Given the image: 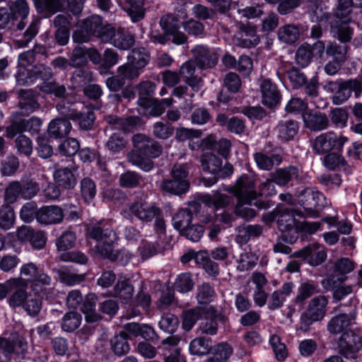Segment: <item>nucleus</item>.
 I'll return each mask as SVG.
<instances>
[{"instance_id":"obj_1","label":"nucleus","mask_w":362,"mask_h":362,"mask_svg":"<svg viewBox=\"0 0 362 362\" xmlns=\"http://www.w3.org/2000/svg\"><path fill=\"white\" fill-rule=\"evenodd\" d=\"M132 148L127 153V158L132 165L148 172L153 168V159L163 153V146L152 137L137 133L132 137Z\"/></svg>"},{"instance_id":"obj_2","label":"nucleus","mask_w":362,"mask_h":362,"mask_svg":"<svg viewBox=\"0 0 362 362\" xmlns=\"http://www.w3.org/2000/svg\"><path fill=\"white\" fill-rule=\"evenodd\" d=\"M351 2V0H338L336 9L332 13L324 14L334 36L344 43L349 42L353 34V30L349 25L352 15Z\"/></svg>"},{"instance_id":"obj_3","label":"nucleus","mask_w":362,"mask_h":362,"mask_svg":"<svg viewBox=\"0 0 362 362\" xmlns=\"http://www.w3.org/2000/svg\"><path fill=\"white\" fill-rule=\"evenodd\" d=\"M354 269V264L349 258H341L334 262L328 269V276L321 281V284L327 291L341 285L346 279V274Z\"/></svg>"},{"instance_id":"obj_4","label":"nucleus","mask_w":362,"mask_h":362,"mask_svg":"<svg viewBox=\"0 0 362 362\" xmlns=\"http://www.w3.org/2000/svg\"><path fill=\"white\" fill-rule=\"evenodd\" d=\"M362 349V331L349 329L339 338V354L347 359H355Z\"/></svg>"},{"instance_id":"obj_5","label":"nucleus","mask_w":362,"mask_h":362,"mask_svg":"<svg viewBox=\"0 0 362 362\" xmlns=\"http://www.w3.org/2000/svg\"><path fill=\"white\" fill-rule=\"evenodd\" d=\"M299 204L303 207L305 217H318L325 206L324 195L313 188H305L298 195Z\"/></svg>"},{"instance_id":"obj_6","label":"nucleus","mask_w":362,"mask_h":362,"mask_svg":"<svg viewBox=\"0 0 362 362\" xmlns=\"http://www.w3.org/2000/svg\"><path fill=\"white\" fill-rule=\"evenodd\" d=\"M328 298L325 296H317L313 298L308 303V307L301 316V324L305 330L317 321L322 320L326 315V308Z\"/></svg>"},{"instance_id":"obj_7","label":"nucleus","mask_w":362,"mask_h":362,"mask_svg":"<svg viewBox=\"0 0 362 362\" xmlns=\"http://www.w3.org/2000/svg\"><path fill=\"white\" fill-rule=\"evenodd\" d=\"M348 139L333 132H328L317 136L312 141V147L315 153L324 154L332 149L341 150Z\"/></svg>"},{"instance_id":"obj_8","label":"nucleus","mask_w":362,"mask_h":362,"mask_svg":"<svg viewBox=\"0 0 362 362\" xmlns=\"http://www.w3.org/2000/svg\"><path fill=\"white\" fill-rule=\"evenodd\" d=\"M228 191L233 193L237 200H255L257 196L255 180L247 174L242 175Z\"/></svg>"},{"instance_id":"obj_9","label":"nucleus","mask_w":362,"mask_h":362,"mask_svg":"<svg viewBox=\"0 0 362 362\" xmlns=\"http://www.w3.org/2000/svg\"><path fill=\"white\" fill-rule=\"evenodd\" d=\"M132 216L143 223H150L155 217L162 214V210L153 203L146 201L136 200L129 206Z\"/></svg>"},{"instance_id":"obj_10","label":"nucleus","mask_w":362,"mask_h":362,"mask_svg":"<svg viewBox=\"0 0 362 362\" xmlns=\"http://www.w3.org/2000/svg\"><path fill=\"white\" fill-rule=\"evenodd\" d=\"M159 24L163 33L152 31L151 39L153 42L165 45L170 40V34H173L180 29L179 19L172 14H166L161 17Z\"/></svg>"},{"instance_id":"obj_11","label":"nucleus","mask_w":362,"mask_h":362,"mask_svg":"<svg viewBox=\"0 0 362 362\" xmlns=\"http://www.w3.org/2000/svg\"><path fill=\"white\" fill-rule=\"evenodd\" d=\"M305 218V214L303 211L280 208V211L277 212V228L283 233L290 232L295 228H299L298 223L295 218V216Z\"/></svg>"},{"instance_id":"obj_12","label":"nucleus","mask_w":362,"mask_h":362,"mask_svg":"<svg viewBox=\"0 0 362 362\" xmlns=\"http://www.w3.org/2000/svg\"><path fill=\"white\" fill-rule=\"evenodd\" d=\"M64 215L62 209L57 205L45 206L35 213L37 221L44 226L58 224L62 222Z\"/></svg>"},{"instance_id":"obj_13","label":"nucleus","mask_w":362,"mask_h":362,"mask_svg":"<svg viewBox=\"0 0 362 362\" xmlns=\"http://www.w3.org/2000/svg\"><path fill=\"white\" fill-rule=\"evenodd\" d=\"M87 231L90 238L101 243H115L117 239L116 233L104 221L90 224Z\"/></svg>"},{"instance_id":"obj_14","label":"nucleus","mask_w":362,"mask_h":362,"mask_svg":"<svg viewBox=\"0 0 362 362\" xmlns=\"http://www.w3.org/2000/svg\"><path fill=\"white\" fill-rule=\"evenodd\" d=\"M356 313L351 312L349 314L340 313L333 316L327 322V329L331 334L337 335L346 332L347 328L351 325L355 320Z\"/></svg>"},{"instance_id":"obj_15","label":"nucleus","mask_w":362,"mask_h":362,"mask_svg":"<svg viewBox=\"0 0 362 362\" xmlns=\"http://www.w3.org/2000/svg\"><path fill=\"white\" fill-rule=\"evenodd\" d=\"M192 52L194 62L201 69H211L218 62L217 55L204 45H197Z\"/></svg>"},{"instance_id":"obj_16","label":"nucleus","mask_w":362,"mask_h":362,"mask_svg":"<svg viewBox=\"0 0 362 362\" xmlns=\"http://www.w3.org/2000/svg\"><path fill=\"white\" fill-rule=\"evenodd\" d=\"M298 177V170L294 166H288L285 168H280L270 174V179L264 184V187H274L273 183L280 186H285L290 181Z\"/></svg>"},{"instance_id":"obj_17","label":"nucleus","mask_w":362,"mask_h":362,"mask_svg":"<svg viewBox=\"0 0 362 362\" xmlns=\"http://www.w3.org/2000/svg\"><path fill=\"white\" fill-rule=\"evenodd\" d=\"M329 88L333 91L336 90L332 97L334 105H341L351 96L354 92V86L351 79L329 83Z\"/></svg>"},{"instance_id":"obj_18","label":"nucleus","mask_w":362,"mask_h":362,"mask_svg":"<svg viewBox=\"0 0 362 362\" xmlns=\"http://www.w3.org/2000/svg\"><path fill=\"white\" fill-rule=\"evenodd\" d=\"M68 4L69 0H35L37 13L45 18H49L57 12L64 11Z\"/></svg>"},{"instance_id":"obj_19","label":"nucleus","mask_w":362,"mask_h":362,"mask_svg":"<svg viewBox=\"0 0 362 362\" xmlns=\"http://www.w3.org/2000/svg\"><path fill=\"white\" fill-rule=\"evenodd\" d=\"M75 168L74 166H67L64 168H57L53 173L54 182L60 187L66 189H72L75 187L77 180L74 173Z\"/></svg>"},{"instance_id":"obj_20","label":"nucleus","mask_w":362,"mask_h":362,"mask_svg":"<svg viewBox=\"0 0 362 362\" xmlns=\"http://www.w3.org/2000/svg\"><path fill=\"white\" fill-rule=\"evenodd\" d=\"M234 40L237 46L251 48L259 42V37L255 27L243 25L240 27V31Z\"/></svg>"},{"instance_id":"obj_21","label":"nucleus","mask_w":362,"mask_h":362,"mask_svg":"<svg viewBox=\"0 0 362 362\" xmlns=\"http://www.w3.org/2000/svg\"><path fill=\"white\" fill-rule=\"evenodd\" d=\"M298 122L293 119L281 120L274 128V132L279 141L288 142L293 140L298 132Z\"/></svg>"},{"instance_id":"obj_22","label":"nucleus","mask_w":362,"mask_h":362,"mask_svg":"<svg viewBox=\"0 0 362 362\" xmlns=\"http://www.w3.org/2000/svg\"><path fill=\"white\" fill-rule=\"evenodd\" d=\"M262 103L269 107H275L280 100V93L275 84L269 79H264L260 86Z\"/></svg>"},{"instance_id":"obj_23","label":"nucleus","mask_w":362,"mask_h":362,"mask_svg":"<svg viewBox=\"0 0 362 362\" xmlns=\"http://www.w3.org/2000/svg\"><path fill=\"white\" fill-rule=\"evenodd\" d=\"M306 128L311 131H322L329 126V119L325 113L320 111H310L303 115Z\"/></svg>"},{"instance_id":"obj_24","label":"nucleus","mask_w":362,"mask_h":362,"mask_svg":"<svg viewBox=\"0 0 362 362\" xmlns=\"http://www.w3.org/2000/svg\"><path fill=\"white\" fill-rule=\"evenodd\" d=\"M9 10L15 21L21 18V21L16 25L17 30H22L24 29L25 26L24 20L27 18L30 11L28 2L25 0L12 1L9 4Z\"/></svg>"},{"instance_id":"obj_25","label":"nucleus","mask_w":362,"mask_h":362,"mask_svg":"<svg viewBox=\"0 0 362 362\" xmlns=\"http://www.w3.org/2000/svg\"><path fill=\"white\" fill-rule=\"evenodd\" d=\"M72 126L68 119L57 118L50 122L47 132L50 137L61 139L67 136Z\"/></svg>"},{"instance_id":"obj_26","label":"nucleus","mask_w":362,"mask_h":362,"mask_svg":"<svg viewBox=\"0 0 362 362\" xmlns=\"http://www.w3.org/2000/svg\"><path fill=\"white\" fill-rule=\"evenodd\" d=\"M235 240L240 244H246L250 238L259 237L263 233V226L255 224L238 226Z\"/></svg>"},{"instance_id":"obj_27","label":"nucleus","mask_w":362,"mask_h":362,"mask_svg":"<svg viewBox=\"0 0 362 362\" xmlns=\"http://www.w3.org/2000/svg\"><path fill=\"white\" fill-rule=\"evenodd\" d=\"M204 316V320L199 324V329L202 334L208 335L216 334L218 327V320H223V317L218 315L214 310L211 313H209L205 310Z\"/></svg>"},{"instance_id":"obj_28","label":"nucleus","mask_w":362,"mask_h":362,"mask_svg":"<svg viewBox=\"0 0 362 362\" xmlns=\"http://www.w3.org/2000/svg\"><path fill=\"white\" fill-rule=\"evenodd\" d=\"M254 160L259 169L269 171L274 165H279L282 162V156L279 153L268 156L262 152H257L254 154Z\"/></svg>"},{"instance_id":"obj_29","label":"nucleus","mask_w":362,"mask_h":362,"mask_svg":"<svg viewBox=\"0 0 362 362\" xmlns=\"http://www.w3.org/2000/svg\"><path fill=\"white\" fill-rule=\"evenodd\" d=\"M18 98L19 107L24 114L33 112L40 107L39 103L30 90H20L18 91Z\"/></svg>"},{"instance_id":"obj_30","label":"nucleus","mask_w":362,"mask_h":362,"mask_svg":"<svg viewBox=\"0 0 362 362\" xmlns=\"http://www.w3.org/2000/svg\"><path fill=\"white\" fill-rule=\"evenodd\" d=\"M279 40L288 45L296 42L300 36L299 25L296 24H286L281 26L277 32Z\"/></svg>"},{"instance_id":"obj_31","label":"nucleus","mask_w":362,"mask_h":362,"mask_svg":"<svg viewBox=\"0 0 362 362\" xmlns=\"http://www.w3.org/2000/svg\"><path fill=\"white\" fill-rule=\"evenodd\" d=\"M115 295L124 303L132 299L134 294V286L130 280L125 276H119L115 287Z\"/></svg>"},{"instance_id":"obj_32","label":"nucleus","mask_w":362,"mask_h":362,"mask_svg":"<svg viewBox=\"0 0 362 362\" xmlns=\"http://www.w3.org/2000/svg\"><path fill=\"white\" fill-rule=\"evenodd\" d=\"M206 309L202 307H196L183 311L182 313V327L186 331H189L195 323L202 319L205 314Z\"/></svg>"},{"instance_id":"obj_33","label":"nucleus","mask_w":362,"mask_h":362,"mask_svg":"<svg viewBox=\"0 0 362 362\" xmlns=\"http://www.w3.org/2000/svg\"><path fill=\"white\" fill-rule=\"evenodd\" d=\"M189 187V180H180L175 178L164 180L161 183V188L164 191L173 194L180 195L185 194Z\"/></svg>"},{"instance_id":"obj_34","label":"nucleus","mask_w":362,"mask_h":362,"mask_svg":"<svg viewBox=\"0 0 362 362\" xmlns=\"http://www.w3.org/2000/svg\"><path fill=\"white\" fill-rule=\"evenodd\" d=\"M111 349L118 356L127 354L130 349L128 335L125 332H120L110 339Z\"/></svg>"},{"instance_id":"obj_35","label":"nucleus","mask_w":362,"mask_h":362,"mask_svg":"<svg viewBox=\"0 0 362 362\" xmlns=\"http://www.w3.org/2000/svg\"><path fill=\"white\" fill-rule=\"evenodd\" d=\"M134 43V35L124 30H117L113 41H112V44L114 47L122 50L129 49L133 47Z\"/></svg>"},{"instance_id":"obj_36","label":"nucleus","mask_w":362,"mask_h":362,"mask_svg":"<svg viewBox=\"0 0 362 362\" xmlns=\"http://www.w3.org/2000/svg\"><path fill=\"white\" fill-rule=\"evenodd\" d=\"M128 6L125 8L132 22L141 21L145 16L144 8L146 0H126Z\"/></svg>"},{"instance_id":"obj_37","label":"nucleus","mask_w":362,"mask_h":362,"mask_svg":"<svg viewBox=\"0 0 362 362\" xmlns=\"http://www.w3.org/2000/svg\"><path fill=\"white\" fill-rule=\"evenodd\" d=\"M127 141L119 132H112L107 139L105 146L112 154H116L124 149Z\"/></svg>"},{"instance_id":"obj_38","label":"nucleus","mask_w":362,"mask_h":362,"mask_svg":"<svg viewBox=\"0 0 362 362\" xmlns=\"http://www.w3.org/2000/svg\"><path fill=\"white\" fill-rule=\"evenodd\" d=\"M127 62L143 71L150 61V56L144 48H134L127 57Z\"/></svg>"},{"instance_id":"obj_39","label":"nucleus","mask_w":362,"mask_h":362,"mask_svg":"<svg viewBox=\"0 0 362 362\" xmlns=\"http://www.w3.org/2000/svg\"><path fill=\"white\" fill-rule=\"evenodd\" d=\"M201 163L204 171L216 174L221 170L222 160L213 153H206L202 155Z\"/></svg>"},{"instance_id":"obj_40","label":"nucleus","mask_w":362,"mask_h":362,"mask_svg":"<svg viewBox=\"0 0 362 362\" xmlns=\"http://www.w3.org/2000/svg\"><path fill=\"white\" fill-rule=\"evenodd\" d=\"M317 293H319V290L317 284L312 281L303 282L298 288V293L294 298V302L297 304H302L306 299Z\"/></svg>"},{"instance_id":"obj_41","label":"nucleus","mask_w":362,"mask_h":362,"mask_svg":"<svg viewBox=\"0 0 362 362\" xmlns=\"http://www.w3.org/2000/svg\"><path fill=\"white\" fill-rule=\"evenodd\" d=\"M81 320V315L78 312H68L62 319V329L66 332H72L79 327Z\"/></svg>"},{"instance_id":"obj_42","label":"nucleus","mask_w":362,"mask_h":362,"mask_svg":"<svg viewBox=\"0 0 362 362\" xmlns=\"http://www.w3.org/2000/svg\"><path fill=\"white\" fill-rule=\"evenodd\" d=\"M195 262L198 264L202 265L205 271L211 276H216L219 272L218 264L210 259L209 255L206 251L197 252Z\"/></svg>"},{"instance_id":"obj_43","label":"nucleus","mask_w":362,"mask_h":362,"mask_svg":"<svg viewBox=\"0 0 362 362\" xmlns=\"http://www.w3.org/2000/svg\"><path fill=\"white\" fill-rule=\"evenodd\" d=\"M252 200H237L234 206V214L246 221L256 216V211L251 208Z\"/></svg>"},{"instance_id":"obj_44","label":"nucleus","mask_w":362,"mask_h":362,"mask_svg":"<svg viewBox=\"0 0 362 362\" xmlns=\"http://www.w3.org/2000/svg\"><path fill=\"white\" fill-rule=\"evenodd\" d=\"M192 213L188 209H180L173 216V223L174 228L180 233L192 223Z\"/></svg>"},{"instance_id":"obj_45","label":"nucleus","mask_w":362,"mask_h":362,"mask_svg":"<svg viewBox=\"0 0 362 362\" xmlns=\"http://www.w3.org/2000/svg\"><path fill=\"white\" fill-rule=\"evenodd\" d=\"M142 177L136 172L127 170L119 175V185L123 188L132 189L140 185Z\"/></svg>"},{"instance_id":"obj_46","label":"nucleus","mask_w":362,"mask_h":362,"mask_svg":"<svg viewBox=\"0 0 362 362\" xmlns=\"http://www.w3.org/2000/svg\"><path fill=\"white\" fill-rule=\"evenodd\" d=\"M211 348V339L203 337L193 339L189 344V351L194 355H204L208 354Z\"/></svg>"},{"instance_id":"obj_47","label":"nucleus","mask_w":362,"mask_h":362,"mask_svg":"<svg viewBox=\"0 0 362 362\" xmlns=\"http://www.w3.org/2000/svg\"><path fill=\"white\" fill-rule=\"evenodd\" d=\"M347 49V45L332 42H329L326 47V54L339 62H344L346 58Z\"/></svg>"},{"instance_id":"obj_48","label":"nucleus","mask_w":362,"mask_h":362,"mask_svg":"<svg viewBox=\"0 0 362 362\" xmlns=\"http://www.w3.org/2000/svg\"><path fill=\"white\" fill-rule=\"evenodd\" d=\"M155 88L156 84L149 81H142L136 86V89L139 94L138 100L139 105H147V98L153 94Z\"/></svg>"},{"instance_id":"obj_49","label":"nucleus","mask_w":362,"mask_h":362,"mask_svg":"<svg viewBox=\"0 0 362 362\" xmlns=\"http://www.w3.org/2000/svg\"><path fill=\"white\" fill-rule=\"evenodd\" d=\"M15 222V213L8 204H3L0 207V228L6 230L10 229Z\"/></svg>"},{"instance_id":"obj_50","label":"nucleus","mask_w":362,"mask_h":362,"mask_svg":"<svg viewBox=\"0 0 362 362\" xmlns=\"http://www.w3.org/2000/svg\"><path fill=\"white\" fill-rule=\"evenodd\" d=\"M76 235L71 230L64 231L56 240V246L59 251H66L74 247Z\"/></svg>"},{"instance_id":"obj_51","label":"nucleus","mask_w":362,"mask_h":362,"mask_svg":"<svg viewBox=\"0 0 362 362\" xmlns=\"http://www.w3.org/2000/svg\"><path fill=\"white\" fill-rule=\"evenodd\" d=\"M52 270L58 274L60 281L68 286H74L85 280L84 274H74L57 268H53Z\"/></svg>"},{"instance_id":"obj_52","label":"nucleus","mask_w":362,"mask_h":362,"mask_svg":"<svg viewBox=\"0 0 362 362\" xmlns=\"http://www.w3.org/2000/svg\"><path fill=\"white\" fill-rule=\"evenodd\" d=\"M21 197L30 199L37 194L40 191L38 183L33 179L27 178L21 182Z\"/></svg>"},{"instance_id":"obj_53","label":"nucleus","mask_w":362,"mask_h":362,"mask_svg":"<svg viewBox=\"0 0 362 362\" xmlns=\"http://www.w3.org/2000/svg\"><path fill=\"white\" fill-rule=\"evenodd\" d=\"M23 308L31 317H36L42 308V299L37 295L30 294L23 304Z\"/></svg>"},{"instance_id":"obj_54","label":"nucleus","mask_w":362,"mask_h":362,"mask_svg":"<svg viewBox=\"0 0 362 362\" xmlns=\"http://www.w3.org/2000/svg\"><path fill=\"white\" fill-rule=\"evenodd\" d=\"M313 57V54H312V50L309 44L305 43L300 45L296 50V62L303 68L307 66L311 62Z\"/></svg>"},{"instance_id":"obj_55","label":"nucleus","mask_w":362,"mask_h":362,"mask_svg":"<svg viewBox=\"0 0 362 362\" xmlns=\"http://www.w3.org/2000/svg\"><path fill=\"white\" fill-rule=\"evenodd\" d=\"M40 21L34 19L23 33L21 39L16 40L19 47H26L28 44L36 36L38 33Z\"/></svg>"},{"instance_id":"obj_56","label":"nucleus","mask_w":362,"mask_h":362,"mask_svg":"<svg viewBox=\"0 0 362 362\" xmlns=\"http://www.w3.org/2000/svg\"><path fill=\"white\" fill-rule=\"evenodd\" d=\"M214 355L207 361L211 362H226L232 354V348L226 343H221L214 347Z\"/></svg>"},{"instance_id":"obj_57","label":"nucleus","mask_w":362,"mask_h":362,"mask_svg":"<svg viewBox=\"0 0 362 362\" xmlns=\"http://www.w3.org/2000/svg\"><path fill=\"white\" fill-rule=\"evenodd\" d=\"M18 284H19V283ZM13 291V293L8 299L9 305L14 308L23 306L24 303L30 294L28 293L24 288L20 287L18 285H17Z\"/></svg>"},{"instance_id":"obj_58","label":"nucleus","mask_w":362,"mask_h":362,"mask_svg":"<svg viewBox=\"0 0 362 362\" xmlns=\"http://www.w3.org/2000/svg\"><path fill=\"white\" fill-rule=\"evenodd\" d=\"M86 49L85 47L77 45L72 51L70 57V66L73 67H81L86 64Z\"/></svg>"},{"instance_id":"obj_59","label":"nucleus","mask_w":362,"mask_h":362,"mask_svg":"<svg viewBox=\"0 0 362 362\" xmlns=\"http://www.w3.org/2000/svg\"><path fill=\"white\" fill-rule=\"evenodd\" d=\"M327 258V252L323 246L319 244H312L310 257L308 259V264L316 267L323 263Z\"/></svg>"},{"instance_id":"obj_60","label":"nucleus","mask_w":362,"mask_h":362,"mask_svg":"<svg viewBox=\"0 0 362 362\" xmlns=\"http://www.w3.org/2000/svg\"><path fill=\"white\" fill-rule=\"evenodd\" d=\"M81 192L86 202H90L96 194L95 182L89 177H85L81 181Z\"/></svg>"},{"instance_id":"obj_61","label":"nucleus","mask_w":362,"mask_h":362,"mask_svg":"<svg viewBox=\"0 0 362 362\" xmlns=\"http://www.w3.org/2000/svg\"><path fill=\"white\" fill-rule=\"evenodd\" d=\"M194 282L191 274L189 273L180 274L176 279L174 287L180 293H187L193 288Z\"/></svg>"},{"instance_id":"obj_62","label":"nucleus","mask_w":362,"mask_h":362,"mask_svg":"<svg viewBox=\"0 0 362 362\" xmlns=\"http://www.w3.org/2000/svg\"><path fill=\"white\" fill-rule=\"evenodd\" d=\"M15 146L18 152L25 156H30L33 153V143L30 139L23 134H19L15 140Z\"/></svg>"},{"instance_id":"obj_63","label":"nucleus","mask_w":362,"mask_h":362,"mask_svg":"<svg viewBox=\"0 0 362 362\" xmlns=\"http://www.w3.org/2000/svg\"><path fill=\"white\" fill-rule=\"evenodd\" d=\"M178 325V318L172 313H165L163 315L160 320L159 321L160 328L168 333L175 332Z\"/></svg>"},{"instance_id":"obj_64","label":"nucleus","mask_w":362,"mask_h":362,"mask_svg":"<svg viewBox=\"0 0 362 362\" xmlns=\"http://www.w3.org/2000/svg\"><path fill=\"white\" fill-rule=\"evenodd\" d=\"M29 75L30 78H34L35 79L40 78L42 81H47L52 77L53 72L49 66L44 64H37L33 66L29 71Z\"/></svg>"}]
</instances>
